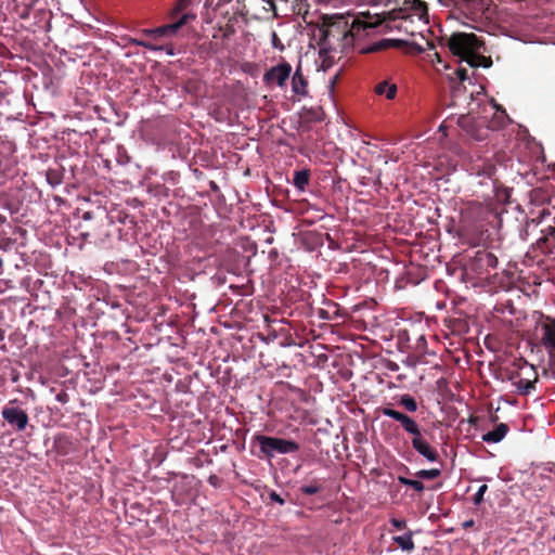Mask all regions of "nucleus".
Returning a JSON list of instances; mask_svg holds the SVG:
<instances>
[{
	"label": "nucleus",
	"instance_id": "nucleus-1",
	"mask_svg": "<svg viewBox=\"0 0 555 555\" xmlns=\"http://www.w3.org/2000/svg\"><path fill=\"white\" fill-rule=\"evenodd\" d=\"M313 31V39L320 47V52H346L357 47L361 54L382 51V38L375 39L372 44L364 46L365 38H375L379 34L382 14L370 11L360 12L356 16L322 15Z\"/></svg>",
	"mask_w": 555,
	"mask_h": 555
},
{
	"label": "nucleus",
	"instance_id": "nucleus-2",
	"mask_svg": "<svg viewBox=\"0 0 555 555\" xmlns=\"http://www.w3.org/2000/svg\"><path fill=\"white\" fill-rule=\"evenodd\" d=\"M393 4L388 11H384V34L388 29H402V23L392 24L397 20L406 21L412 15L420 20L428 18L427 4L421 0H384V8Z\"/></svg>",
	"mask_w": 555,
	"mask_h": 555
},
{
	"label": "nucleus",
	"instance_id": "nucleus-3",
	"mask_svg": "<svg viewBox=\"0 0 555 555\" xmlns=\"http://www.w3.org/2000/svg\"><path fill=\"white\" fill-rule=\"evenodd\" d=\"M391 220L396 221V218L392 217L391 214H387L384 217V261L387 260L390 264L389 267L384 266V274L386 275L384 282H388L390 275L393 276V291L403 289L408 284V279L405 276V264L404 261H392L386 253H389L392 256L390 243L396 238L392 236L395 232V228L391 225Z\"/></svg>",
	"mask_w": 555,
	"mask_h": 555
},
{
	"label": "nucleus",
	"instance_id": "nucleus-4",
	"mask_svg": "<svg viewBox=\"0 0 555 555\" xmlns=\"http://www.w3.org/2000/svg\"><path fill=\"white\" fill-rule=\"evenodd\" d=\"M257 444L259 452L254 454L259 459H272L275 454L295 453L299 450V444L293 440L266 435H254L251 446Z\"/></svg>",
	"mask_w": 555,
	"mask_h": 555
},
{
	"label": "nucleus",
	"instance_id": "nucleus-5",
	"mask_svg": "<svg viewBox=\"0 0 555 555\" xmlns=\"http://www.w3.org/2000/svg\"><path fill=\"white\" fill-rule=\"evenodd\" d=\"M391 527L387 530L390 535V543L387 546V552H395L400 548L408 554L415 550L413 541V531L408 528L404 518H390Z\"/></svg>",
	"mask_w": 555,
	"mask_h": 555
},
{
	"label": "nucleus",
	"instance_id": "nucleus-6",
	"mask_svg": "<svg viewBox=\"0 0 555 555\" xmlns=\"http://www.w3.org/2000/svg\"><path fill=\"white\" fill-rule=\"evenodd\" d=\"M403 320L397 317H389L384 320V341L388 343V347H384V351L392 353L393 349L402 350L406 345L409 337L405 328L401 326Z\"/></svg>",
	"mask_w": 555,
	"mask_h": 555
},
{
	"label": "nucleus",
	"instance_id": "nucleus-7",
	"mask_svg": "<svg viewBox=\"0 0 555 555\" xmlns=\"http://www.w3.org/2000/svg\"><path fill=\"white\" fill-rule=\"evenodd\" d=\"M480 40L475 34L454 33L448 40L451 52L459 56H468L480 49Z\"/></svg>",
	"mask_w": 555,
	"mask_h": 555
},
{
	"label": "nucleus",
	"instance_id": "nucleus-8",
	"mask_svg": "<svg viewBox=\"0 0 555 555\" xmlns=\"http://www.w3.org/2000/svg\"><path fill=\"white\" fill-rule=\"evenodd\" d=\"M17 403V399L10 400L2 408L1 416L14 430L24 431L28 425L29 417L26 411L20 408Z\"/></svg>",
	"mask_w": 555,
	"mask_h": 555
},
{
	"label": "nucleus",
	"instance_id": "nucleus-9",
	"mask_svg": "<svg viewBox=\"0 0 555 555\" xmlns=\"http://www.w3.org/2000/svg\"><path fill=\"white\" fill-rule=\"evenodd\" d=\"M457 126L476 141H483L488 137L489 129L483 118H476L470 114H462L456 118Z\"/></svg>",
	"mask_w": 555,
	"mask_h": 555
},
{
	"label": "nucleus",
	"instance_id": "nucleus-10",
	"mask_svg": "<svg viewBox=\"0 0 555 555\" xmlns=\"http://www.w3.org/2000/svg\"><path fill=\"white\" fill-rule=\"evenodd\" d=\"M292 74V65L285 61L279 63L275 66L269 68L263 75V82L268 87L278 86L279 88H285L286 82Z\"/></svg>",
	"mask_w": 555,
	"mask_h": 555
},
{
	"label": "nucleus",
	"instance_id": "nucleus-11",
	"mask_svg": "<svg viewBox=\"0 0 555 555\" xmlns=\"http://www.w3.org/2000/svg\"><path fill=\"white\" fill-rule=\"evenodd\" d=\"M498 262V258L494 254L486 249H481L475 253V256L468 263V268L475 274L482 275L488 273L489 269L496 268Z\"/></svg>",
	"mask_w": 555,
	"mask_h": 555
},
{
	"label": "nucleus",
	"instance_id": "nucleus-12",
	"mask_svg": "<svg viewBox=\"0 0 555 555\" xmlns=\"http://www.w3.org/2000/svg\"><path fill=\"white\" fill-rule=\"evenodd\" d=\"M195 18V14L192 13H183L177 21H173L170 24L163 25L153 29H143V35L153 38H159L164 36H170L177 34V31L188 24L191 20Z\"/></svg>",
	"mask_w": 555,
	"mask_h": 555
},
{
	"label": "nucleus",
	"instance_id": "nucleus-13",
	"mask_svg": "<svg viewBox=\"0 0 555 555\" xmlns=\"http://www.w3.org/2000/svg\"><path fill=\"white\" fill-rule=\"evenodd\" d=\"M384 415L389 416V417L396 420L397 422H399L406 433H409L411 435L418 434L420 428H418L417 424L414 422V420H412L406 414L399 412L397 410H393L389 406H386V408H384Z\"/></svg>",
	"mask_w": 555,
	"mask_h": 555
},
{
	"label": "nucleus",
	"instance_id": "nucleus-14",
	"mask_svg": "<svg viewBox=\"0 0 555 555\" xmlns=\"http://www.w3.org/2000/svg\"><path fill=\"white\" fill-rule=\"evenodd\" d=\"M308 79L302 74L301 64L299 63L292 76V91L300 100L308 96Z\"/></svg>",
	"mask_w": 555,
	"mask_h": 555
},
{
	"label": "nucleus",
	"instance_id": "nucleus-15",
	"mask_svg": "<svg viewBox=\"0 0 555 555\" xmlns=\"http://www.w3.org/2000/svg\"><path fill=\"white\" fill-rule=\"evenodd\" d=\"M386 49H399L414 54H421L424 52V48L422 46L404 39L384 38V50Z\"/></svg>",
	"mask_w": 555,
	"mask_h": 555
},
{
	"label": "nucleus",
	"instance_id": "nucleus-16",
	"mask_svg": "<svg viewBox=\"0 0 555 555\" xmlns=\"http://www.w3.org/2000/svg\"><path fill=\"white\" fill-rule=\"evenodd\" d=\"M412 446L429 462H436L438 460V453L423 439L421 430H418L417 435H413Z\"/></svg>",
	"mask_w": 555,
	"mask_h": 555
},
{
	"label": "nucleus",
	"instance_id": "nucleus-17",
	"mask_svg": "<svg viewBox=\"0 0 555 555\" xmlns=\"http://www.w3.org/2000/svg\"><path fill=\"white\" fill-rule=\"evenodd\" d=\"M527 367L533 375V378L520 377L517 380L513 382V385L516 387L517 392L522 396L529 395L535 388V383L538 382V374L535 372V367L530 364H527Z\"/></svg>",
	"mask_w": 555,
	"mask_h": 555
},
{
	"label": "nucleus",
	"instance_id": "nucleus-18",
	"mask_svg": "<svg viewBox=\"0 0 555 555\" xmlns=\"http://www.w3.org/2000/svg\"><path fill=\"white\" fill-rule=\"evenodd\" d=\"M439 2L447 8L453 7L469 12L477 11L482 5V0H439Z\"/></svg>",
	"mask_w": 555,
	"mask_h": 555
},
{
	"label": "nucleus",
	"instance_id": "nucleus-19",
	"mask_svg": "<svg viewBox=\"0 0 555 555\" xmlns=\"http://www.w3.org/2000/svg\"><path fill=\"white\" fill-rule=\"evenodd\" d=\"M541 331V341L544 347L555 349V320L542 323Z\"/></svg>",
	"mask_w": 555,
	"mask_h": 555
},
{
	"label": "nucleus",
	"instance_id": "nucleus-20",
	"mask_svg": "<svg viewBox=\"0 0 555 555\" xmlns=\"http://www.w3.org/2000/svg\"><path fill=\"white\" fill-rule=\"evenodd\" d=\"M508 425L505 423L499 424L493 430L482 435V440L488 443H498L504 439L508 433Z\"/></svg>",
	"mask_w": 555,
	"mask_h": 555
},
{
	"label": "nucleus",
	"instance_id": "nucleus-21",
	"mask_svg": "<svg viewBox=\"0 0 555 555\" xmlns=\"http://www.w3.org/2000/svg\"><path fill=\"white\" fill-rule=\"evenodd\" d=\"M310 182V171L308 169L294 172L293 184L300 191H305Z\"/></svg>",
	"mask_w": 555,
	"mask_h": 555
},
{
	"label": "nucleus",
	"instance_id": "nucleus-22",
	"mask_svg": "<svg viewBox=\"0 0 555 555\" xmlns=\"http://www.w3.org/2000/svg\"><path fill=\"white\" fill-rule=\"evenodd\" d=\"M46 177L48 183L52 186H56L63 182V173L60 169H48Z\"/></svg>",
	"mask_w": 555,
	"mask_h": 555
},
{
	"label": "nucleus",
	"instance_id": "nucleus-23",
	"mask_svg": "<svg viewBox=\"0 0 555 555\" xmlns=\"http://www.w3.org/2000/svg\"><path fill=\"white\" fill-rule=\"evenodd\" d=\"M323 490V485L318 481L313 480L310 485H304L299 488L300 493L305 495H313Z\"/></svg>",
	"mask_w": 555,
	"mask_h": 555
},
{
	"label": "nucleus",
	"instance_id": "nucleus-24",
	"mask_svg": "<svg viewBox=\"0 0 555 555\" xmlns=\"http://www.w3.org/2000/svg\"><path fill=\"white\" fill-rule=\"evenodd\" d=\"M191 1L192 0H178L170 12V18L177 21L180 17V13L190 7Z\"/></svg>",
	"mask_w": 555,
	"mask_h": 555
},
{
	"label": "nucleus",
	"instance_id": "nucleus-25",
	"mask_svg": "<svg viewBox=\"0 0 555 555\" xmlns=\"http://www.w3.org/2000/svg\"><path fill=\"white\" fill-rule=\"evenodd\" d=\"M399 403L408 412H415L417 410V406H418L416 400L412 396H410V395L401 396Z\"/></svg>",
	"mask_w": 555,
	"mask_h": 555
},
{
	"label": "nucleus",
	"instance_id": "nucleus-26",
	"mask_svg": "<svg viewBox=\"0 0 555 555\" xmlns=\"http://www.w3.org/2000/svg\"><path fill=\"white\" fill-rule=\"evenodd\" d=\"M398 481L402 485L413 488L417 492H422L425 489L424 483L420 480L408 479L405 477H399Z\"/></svg>",
	"mask_w": 555,
	"mask_h": 555
},
{
	"label": "nucleus",
	"instance_id": "nucleus-27",
	"mask_svg": "<svg viewBox=\"0 0 555 555\" xmlns=\"http://www.w3.org/2000/svg\"><path fill=\"white\" fill-rule=\"evenodd\" d=\"M441 474L440 469L433 468V469H422L416 473V476L421 479L431 480L437 477H439Z\"/></svg>",
	"mask_w": 555,
	"mask_h": 555
},
{
	"label": "nucleus",
	"instance_id": "nucleus-28",
	"mask_svg": "<svg viewBox=\"0 0 555 555\" xmlns=\"http://www.w3.org/2000/svg\"><path fill=\"white\" fill-rule=\"evenodd\" d=\"M384 93L388 100L395 99L397 94V86L384 80Z\"/></svg>",
	"mask_w": 555,
	"mask_h": 555
},
{
	"label": "nucleus",
	"instance_id": "nucleus-29",
	"mask_svg": "<svg viewBox=\"0 0 555 555\" xmlns=\"http://www.w3.org/2000/svg\"><path fill=\"white\" fill-rule=\"evenodd\" d=\"M487 490H488L487 485H482L479 487L478 491L476 492V494L473 498V503L475 505H480L483 502V495L487 492Z\"/></svg>",
	"mask_w": 555,
	"mask_h": 555
},
{
	"label": "nucleus",
	"instance_id": "nucleus-30",
	"mask_svg": "<svg viewBox=\"0 0 555 555\" xmlns=\"http://www.w3.org/2000/svg\"><path fill=\"white\" fill-rule=\"evenodd\" d=\"M132 43L135 44V46H140V47L146 48V49L152 50V51H158V50L163 49L162 47L155 46L152 42L140 40V39H132Z\"/></svg>",
	"mask_w": 555,
	"mask_h": 555
},
{
	"label": "nucleus",
	"instance_id": "nucleus-31",
	"mask_svg": "<svg viewBox=\"0 0 555 555\" xmlns=\"http://www.w3.org/2000/svg\"><path fill=\"white\" fill-rule=\"evenodd\" d=\"M495 170H496V168L493 164L485 163L483 167H482V171L480 173L488 178H492L495 175Z\"/></svg>",
	"mask_w": 555,
	"mask_h": 555
},
{
	"label": "nucleus",
	"instance_id": "nucleus-32",
	"mask_svg": "<svg viewBox=\"0 0 555 555\" xmlns=\"http://www.w3.org/2000/svg\"><path fill=\"white\" fill-rule=\"evenodd\" d=\"M551 215L550 210L547 208H543L539 211V215L537 218H532L531 221L535 222L537 224L540 223L543 219L548 217Z\"/></svg>",
	"mask_w": 555,
	"mask_h": 555
},
{
	"label": "nucleus",
	"instance_id": "nucleus-33",
	"mask_svg": "<svg viewBox=\"0 0 555 555\" xmlns=\"http://www.w3.org/2000/svg\"><path fill=\"white\" fill-rule=\"evenodd\" d=\"M384 369L389 372H397L399 370V365L392 361L384 359Z\"/></svg>",
	"mask_w": 555,
	"mask_h": 555
},
{
	"label": "nucleus",
	"instance_id": "nucleus-34",
	"mask_svg": "<svg viewBox=\"0 0 555 555\" xmlns=\"http://www.w3.org/2000/svg\"><path fill=\"white\" fill-rule=\"evenodd\" d=\"M269 498L271 501L276 502L281 505H283L285 503V500L275 491H271L269 494Z\"/></svg>",
	"mask_w": 555,
	"mask_h": 555
},
{
	"label": "nucleus",
	"instance_id": "nucleus-35",
	"mask_svg": "<svg viewBox=\"0 0 555 555\" xmlns=\"http://www.w3.org/2000/svg\"><path fill=\"white\" fill-rule=\"evenodd\" d=\"M208 483L215 488H218L221 483V480L217 475H210L208 477Z\"/></svg>",
	"mask_w": 555,
	"mask_h": 555
},
{
	"label": "nucleus",
	"instance_id": "nucleus-36",
	"mask_svg": "<svg viewBox=\"0 0 555 555\" xmlns=\"http://www.w3.org/2000/svg\"><path fill=\"white\" fill-rule=\"evenodd\" d=\"M456 75L460 81H464L468 78L467 69L465 68H459L456 69Z\"/></svg>",
	"mask_w": 555,
	"mask_h": 555
},
{
	"label": "nucleus",
	"instance_id": "nucleus-37",
	"mask_svg": "<svg viewBox=\"0 0 555 555\" xmlns=\"http://www.w3.org/2000/svg\"><path fill=\"white\" fill-rule=\"evenodd\" d=\"M56 400L62 403H66L68 401V395L65 391H61L56 395Z\"/></svg>",
	"mask_w": 555,
	"mask_h": 555
},
{
	"label": "nucleus",
	"instance_id": "nucleus-38",
	"mask_svg": "<svg viewBox=\"0 0 555 555\" xmlns=\"http://www.w3.org/2000/svg\"><path fill=\"white\" fill-rule=\"evenodd\" d=\"M273 46L280 49H283V46L280 43L278 35L275 33L272 34Z\"/></svg>",
	"mask_w": 555,
	"mask_h": 555
},
{
	"label": "nucleus",
	"instance_id": "nucleus-39",
	"mask_svg": "<svg viewBox=\"0 0 555 555\" xmlns=\"http://www.w3.org/2000/svg\"><path fill=\"white\" fill-rule=\"evenodd\" d=\"M384 386H387L388 388H395V387H397V384L395 382H392L390 379H386L384 377Z\"/></svg>",
	"mask_w": 555,
	"mask_h": 555
},
{
	"label": "nucleus",
	"instance_id": "nucleus-40",
	"mask_svg": "<svg viewBox=\"0 0 555 555\" xmlns=\"http://www.w3.org/2000/svg\"><path fill=\"white\" fill-rule=\"evenodd\" d=\"M546 234L550 235V236H553L555 238V227H552L550 225L546 230H545Z\"/></svg>",
	"mask_w": 555,
	"mask_h": 555
},
{
	"label": "nucleus",
	"instance_id": "nucleus-41",
	"mask_svg": "<svg viewBox=\"0 0 555 555\" xmlns=\"http://www.w3.org/2000/svg\"><path fill=\"white\" fill-rule=\"evenodd\" d=\"M382 90H383L382 82L376 83V86L374 88L375 93L378 95H382Z\"/></svg>",
	"mask_w": 555,
	"mask_h": 555
},
{
	"label": "nucleus",
	"instance_id": "nucleus-42",
	"mask_svg": "<svg viewBox=\"0 0 555 555\" xmlns=\"http://www.w3.org/2000/svg\"><path fill=\"white\" fill-rule=\"evenodd\" d=\"M474 525V520L473 519H469V520H466L464 524H463V527L464 528H469Z\"/></svg>",
	"mask_w": 555,
	"mask_h": 555
},
{
	"label": "nucleus",
	"instance_id": "nucleus-43",
	"mask_svg": "<svg viewBox=\"0 0 555 555\" xmlns=\"http://www.w3.org/2000/svg\"><path fill=\"white\" fill-rule=\"evenodd\" d=\"M460 91H461L460 87H454L453 91H452V98L454 99L456 96L457 92H460Z\"/></svg>",
	"mask_w": 555,
	"mask_h": 555
},
{
	"label": "nucleus",
	"instance_id": "nucleus-44",
	"mask_svg": "<svg viewBox=\"0 0 555 555\" xmlns=\"http://www.w3.org/2000/svg\"><path fill=\"white\" fill-rule=\"evenodd\" d=\"M7 222V217L0 214V224H3Z\"/></svg>",
	"mask_w": 555,
	"mask_h": 555
},
{
	"label": "nucleus",
	"instance_id": "nucleus-45",
	"mask_svg": "<svg viewBox=\"0 0 555 555\" xmlns=\"http://www.w3.org/2000/svg\"><path fill=\"white\" fill-rule=\"evenodd\" d=\"M525 364L527 365L528 363L526 362ZM526 369H528V367L526 366ZM527 371L528 372H526V377L533 378V375L531 374V372L529 370H527Z\"/></svg>",
	"mask_w": 555,
	"mask_h": 555
},
{
	"label": "nucleus",
	"instance_id": "nucleus-46",
	"mask_svg": "<svg viewBox=\"0 0 555 555\" xmlns=\"http://www.w3.org/2000/svg\"><path fill=\"white\" fill-rule=\"evenodd\" d=\"M83 219H86V220L91 219V214L90 212H85L83 214Z\"/></svg>",
	"mask_w": 555,
	"mask_h": 555
},
{
	"label": "nucleus",
	"instance_id": "nucleus-47",
	"mask_svg": "<svg viewBox=\"0 0 555 555\" xmlns=\"http://www.w3.org/2000/svg\"><path fill=\"white\" fill-rule=\"evenodd\" d=\"M4 339V331L0 328V341Z\"/></svg>",
	"mask_w": 555,
	"mask_h": 555
},
{
	"label": "nucleus",
	"instance_id": "nucleus-48",
	"mask_svg": "<svg viewBox=\"0 0 555 555\" xmlns=\"http://www.w3.org/2000/svg\"><path fill=\"white\" fill-rule=\"evenodd\" d=\"M403 378H405V375L399 374V375L397 376V380H402Z\"/></svg>",
	"mask_w": 555,
	"mask_h": 555
},
{
	"label": "nucleus",
	"instance_id": "nucleus-49",
	"mask_svg": "<svg viewBox=\"0 0 555 555\" xmlns=\"http://www.w3.org/2000/svg\"><path fill=\"white\" fill-rule=\"evenodd\" d=\"M388 156V150L384 149V154H383V157L384 159Z\"/></svg>",
	"mask_w": 555,
	"mask_h": 555
},
{
	"label": "nucleus",
	"instance_id": "nucleus-50",
	"mask_svg": "<svg viewBox=\"0 0 555 555\" xmlns=\"http://www.w3.org/2000/svg\"><path fill=\"white\" fill-rule=\"evenodd\" d=\"M516 376H519V374H515V373H514V374L509 377V379H511V380H514V378H515Z\"/></svg>",
	"mask_w": 555,
	"mask_h": 555
},
{
	"label": "nucleus",
	"instance_id": "nucleus-51",
	"mask_svg": "<svg viewBox=\"0 0 555 555\" xmlns=\"http://www.w3.org/2000/svg\"><path fill=\"white\" fill-rule=\"evenodd\" d=\"M446 129V126L442 124L440 127H439V130H444Z\"/></svg>",
	"mask_w": 555,
	"mask_h": 555
},
{
	"label": "nucleus",
	"instance_id": "nucleus-52",
	"mask_svg": "<svg viewBox=\"0 0 555 555\" xmlns=\"http://www.w3.org/2000/svg\"><path fill=\"white\" fill-rule=\"evenodd\" d=\"M2 267H3V261H2V259L0 258V270L2 269Z\"/></svg>",
	"mask_w": 555,
	"mask_h": 555
},
{
	"label": "nucleus",
	"instance_id": "nucleus-53",
	"mask_svg": "<svg viewBox=\"0 0 555 555\" xmlns=\"http://www.w3.org/2000/svg\"><path fill=\"white\" fill-rule=\"evenodd\" d=\"M336 78L337 77H334V79L332 80V86H334Z\"/></svg>",
	"mask_w": 555,
	"mask_h": 555
},
{
	"label": "nucleus",
	"instance_id": "nucleus-54",
	"mask_svg": "<svg viewBox=\"0 0 555 555\" xmlns=\"http://www.w3.org/2000/svg\"><path fill=\"white\" fill-rule=\"evenodd\" d=\"M467 64H469L470 66H474V63L470 61H467Z\"/></svg>",
	"mask_w": 555,
	"mask_h": 555
},
{
	"label": "nucleus",
	"instance_id": "nucleus-55",
	"mask_svg": "<svg viewBox=\"0 0 555 555\" xmlns=\"http://www.w3.org/2000/svg\"><path fill=\"white\" fill-rule=\"evenodd\" d=\"M467 64H469L470 66H474V63L470 61H467Z\"/></svg>",
	"mask_w": 555,
	"mask_h": 555
},
{
	"label": "nucleus",
	"instance_id": "nucleus-56",
	"mask_svg": "<svg viewBox=\"0 0 555 555\" xmlns=\"http://www.w3.org/2000/svg\"><path fill=\"white\" fill-rule=\"evenodd\" d=\"M467 64H469L470 66H474V63L470 61H467Z\"/></svg>",
	"mask_w": 555,
	"mask_h": 555
},
{
	"label": "nucleus",
	"instance_id": "nucleus-57",
	"mask_svg": "<svg viewBox=\"0 0 555 555\" xmlns=\"http://www.w3.org/2000/svg\"><path fill=\"white\" fill-rule=\"evenodd\" d=\"M389 494H390L392 498H395V496H393V494H392V490H391V489L389 490Z\"/></svg>",
	"mask_w": 555,
	"mask_h": 555
}]
</instances>
